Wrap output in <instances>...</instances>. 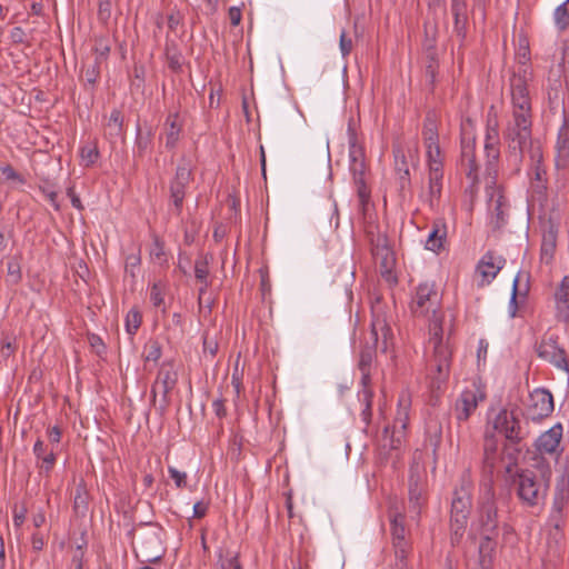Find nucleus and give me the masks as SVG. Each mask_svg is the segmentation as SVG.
I'll list each match as a JSON object with an SVG mask.
<instances>
[{"label": "nucleus", "instance_id": "1", "mask_svg": "<svg viewBox=\"0 0 569 569\" xmlns=\"http://www.w3.org/2000/svg\"><path fill=\"white\" fill-rule=\"evenodd\" d=\"M440 295L435 282H422L416 288L410 309L416 317L432 315L429 323V345L432 355L428 359V377L431 387L440 390L449 380L452 360V349L449 341H443L442 316L438 315Z\"/></svg>", "mask_w": 569, "mask_h": 569}, {"label": "nucleus", "instance_id": "2", "mask_svg": "<svg viewBox=\"0 0 569 569\" xmlns=\"http://www.w3.org/2000/svg\"><path fill=\"white\" fill-rule=\"evenodd\" d=\"M506 143V162L509 168L518 173L525 159V153L530 160L543 159L539 140L532 139V114L512 113V119L502 131Z\"/></svg>", "mask_w": 569, "mask_h": 569}, {"label": "nucleus", "instance_id": "3", "mask_svg": "<svg viewBox=\"0 0 569 569\" xmlns=\"http://www.w3.org/2000/svg\"><path fill=\"white\" fill-rule=\"evenodd\" d=\"M538 472L532 469H517L511 478V487L519 500L520 506L527 510H540L548 497L551 468L541 460L538 465Z\"/></svg>", "mask_w": 569, "mask_h": 569}, {"label": "nucleus", "instance_id": "4", "mask_svg": "<svg viewBox=\"0 0 569 569\" xmlns=\"http://www.w3.org/2000/svg\"><path fill=\"white\" fill-rule=\"evenodd\" d=\"M371 338L372 343L365 345L361 348L358 361V369L361 372L360 385L366 387L371 385V368L376 358L377 349L387 353L393 347L395 337L390 327V319L386 307L380 302L372 306Z\"/></svg>", "mask_w": 569, "mask_h": 569}, {"label": "nucleus", "instance_id": "5", "mask_svg": "<svg viewBox=\"0 0 569 569\" xmlns=\"http://www.w3.org/2000/svg\"><path fill=\"white\" fill-rule=\"evenodd\" d=\"M473 483L468 473H463L455 488L450 508V541L452 546L460 543L467 528L472 508Z\"/></svg>", "mask_w": 569, "mask_h": 569}, {"label": "nucleus", "instance_id": "6", "mask_svg": "<svg viewBox=\"0 0 569 569\" xmlns=\"http://www.w3.org/2000/svg\"><path fill=\"white\" fill-rule=\"evenodd\" d=\"M473 526L480 535L499 536V510L496 501L493 478L491 477H486L480 482L477 518Z\"/></svg>", "mask_w": 569, "mask_h": 569}, {"label": "nucleus", "instance_id": "7", "mask_svg": "<svg viewBox=\"0 0 569 569\" xmlns=\"http://www.w3.org/2000/svg\"><path fill=\"white\" fill-rule=\"evenodd\" d=\"M520 415L521 410L518 406L503 407L488 421L487 428L490 426V431L501 435L506 441L523 442L529 436V430L527 423L520 419Z\"/></svg>", "mask_w": 569, "mask_h": 569}, {"label": "nucleus", "instance_id": "8", "mask_svg": "<svg viewBox=\"0 0 569 569\" xmlns=\"http://www.w3.org/2000/svg\"><path fill=\"white\" fill-rule=\"evenodd\" d=\"M411 410V395L408 391H401L398 397L397 412L392 426L383 428V447H389L391 450L400 448L402 440L406 436V430L410 420Z\"/></svg>", "mask_w": 569, "mask_h": 569}, {"label": "nucleus", "instance_id": "9", "mask_svg": "<svg viewBox=\"0 0 569 569\" xmlns=\"http://www.w3.org/2000/svg\"><path fill=\"white\" fill-rule=\"evenodd\" d=\"M192 179V169L182 158L176 168L174 176L169 181V211L177 217L182 213L187 188Z\"/></svg>", "mask_w": 569, "mask_h": 569}, {"label": "nucleus", "instance_id": "10", "mask_svg": "<svg viewBox=\"0 0 569 569\" xmlns=\"http://www.w3.org/2000/svg\"><path fill=\"white\" fill-rule=\"evenodd\" d=\"M531 79V71L529 67L523 64L518 68L517 71L510 77V92L512 101V113H530L531 112V99L529 96L528 82Z\"/></svg>", "mask_w": 569, "mask_h": 569}, {"label": "nucleus", "instance_id": "11", "mask_svg": "<svg viewBox=\"0 0 569 569\" xmlns=\"http://www.w3.org/2000/svg\"><path fill=\"white\" fill-rule=\"evenodd\" d=\"M460 166L467 179L470 180V188H476L479 183L480 171L476 156V136L473 131L468 130L465 124L461 127Z\"/></svg>", "mask_w": 569, "mask_h": 569}, {"label": "nucleus", "instance_id": "12", "mask_svg": "<svg viewBox=\"0 0 569 569\" xmlns=\"http://www.w3.org/2000/svg\"><path fill=\"white\" fill-rule=\"evenodd\" d=\"M535 351L541 360L550 363L558 370L569 373V359L563 347L559 345L556 333H546L535 343Z\"/></svg>", "mask_w": 569, "mask_h": 569}, {"label": "nucleus", "instance_id": "13", "mask_svg": "<svg viewBox=\"0 0 569 569\" xmlns=\"http://www.w3.org/2000/svg\"><path fill=\"white\" fill-rule=\"evenodd\" d=\"M487 399L486 387L481 381H473L471 387L461 391L453 405V415L458 422L468 421L479 403Z\"/></svg>", "mask_w": 569, "mask_h": 569}, {"label": "nucleus", "instance_id": "14", "mask_svg": "<svg viewBox=\"0 0 569 569\" xmlns=\"http://www.w3.org/2000/svg\"><path fill=\"white\" fill-rule=\"evenodd\" d=\"M177 380H178V375L172 369V366L169 363H162L158 371L156 381L153 382V385L151 387V391H150L151 400L153 402L156 401L158 389L161 392V396H162L161 405L158 408L160 415H164V412L170 403L169 393L174 388Z\"/></svg>", "mask_w": 569, "mask_h": 569}, {"label": "nucleus", "instance_id": "15", "mask_svg": "<svg viewBox=\"0 0 569 569\" xmlns=\"http://www.w3.org/2000/svg\"><path fill=\"white\" fill-rule=\"evenodd\" d=\"M555 409L552 393L545 388H537L529 395L527 413L533 421L549 417Z\"/></svg>", "mask_w": 569, "mask_h": 569}, {"label": "nucleus", "instance_id": "16", "mask_svg": "<svg viewBox=\"0 0 569 569\" xmlns=\"http://www.w3.org/2000/svg\"><path fill=\"white\" fill-rule=\"evenodd\" d=\"M487 192L490 194L489 201L492 206L489 226L493 232H497L508 223L510 204L499 189L491 187L487 189Z\"/></svg>", "mask_w": 569, "mask_h": 569}, {"label": "nucleus", "instance_id": "17", "mask_svg": "<svg viewBox=\"0 0 569 569\" xmlns=\"http://www.w3.org/2000/svg\"><path fill=\"white\" fill-rule=\"evenodd\" d=\"M423 54H425V78L426 86L430 93H435L438 74H439V59L437 52L436 37H428L423 42Z\"/></svg>", "mask_w": 569, "mask_h": 569}, {"label": "nucleus", "instance_id": "18", "mask_svg": "<svg viewBox=\"0 0 569 569\" xmlns=\"http://www.w3.org/2000/svg\"><path fill=\"white\" fill-rule=\"evenodd\" d=\"M468 0H450L449 12L452 18V31L463 42L467 38L469 16L472 13Z\"/></svg>", "mask_w": 569, "mask_h": 569}, {"label": "nucleus", "instance_id": "19", "mask_svg": "<svg viewBox=\"0 0 569 569\" xmlns=\"http://www.w3.org/2000/svg\"><path fill=\"white\" fill-rule=\"evenodd\" d=\"M506 259L496 256L492 251H487L477 263V272L480 273L482 280L480 286L489 284L503 268Z\"/></svg>", "mask_w": 569, "mask_h": 569}, {"label": "nucleus", "instance_id": "20", "mask_svg": "<svg viewBox=\"0 0 569 569\" xmlns=\"http://www.w3.org/2000/svg\"><path fill=\"white\" fill-rule=\"evenodd\" d=\"M562 438V426L555 425L549 430L543 432L536 440V448L540 453L558 455L560 440Z\"/></svg>", "mask_w": 569, "mask_h": 569}, {"label": "nucleus", "instance_id": "21", "mask_svg": "<svg viewBox=\"0 0 569 569\" xmlns=\"http://www.w3.org/2000/svg\"><path fill=\"white\" fill-rule=\"evenodd\" d=\"M498 452V437L495 432H491L489 428H486L483 435V470L487 473L486 477H491L496 467Z\"/></svg>", "mask_w": 569, "mask_h": 569}, {"label": "nucleus", "instance_id": "22", "mask_svg": "<svg viewBox=\"0 0 569 569\" xmlns=\"http://www.w3.org/2000/svg\"><path fill=\"white\" fill-rule=\"evenodd\" d=\"M33 455L37 458V466L40 472L49 476L57 462L54 448L52 447L51 450L48 451V446L41 438H38L33 445Z\"/></svg>", "mask_w": 569, "mask_h": 569}, {"label": "nucleus", "instance_id": "23", "mask_svg": "<svg viewBox=\"0 0 569 569\" xmlns=\"http://www.w3.org/2000/svg\"><path fill=\"white\" fill-rule=\"evenodd\" d=\"M161 539L158 532L152 531L144 535L141 542V552L143 555L142 562L156 563L159 562L163 557L161 550Z\"/></svg>", "mask_w": 569, "mask_h": 569}, {"label": "nucleus", "instance_id": "24", "mask_svg": "<svg viewBox=\"0 0 569 569\" xmlns=\"http://www.w3.org/2000/svg\"><path fill=\"white\" fill-rule=\"evenodd\" d=\"M392 153L395 158V170L398 174L400 190L403 191L410 187V170L402 144L393 143Z\"/></svg>", "mask_w": 569, "mask_h": 569}, {"label": "nucleus", "instance_id": "25", "mask_svg": "<svg viewBox=\"0 0 569 569\" xmlns=\"http://www.w3.org/2000/svg\"><path fill=\"white\" fill-rule=\"evenodd\" d=\"M389 519L392 546L411 545L407 539L408 530L405 525L406 516L399 510L390 509Z\"/></svg>", "mask_w": 569, "mask_h": 569}, {"label": "nucleus", "instance_id": "26", "mask_svg": "<svg viewBox=\"0 0 569 569\" xmlns=\"http://www.w3.org/2000/svg\"><path fill=\"white\" fill-rule=\"evenodd\" d=\"M447 242V224L442 219L432 222L431 230L425 242V248L435 253H439L445 249Z\"/></svg>", "mask_w": 569, "mask_h": 569}, {"label": "nucleus", "instance_id": "27", "mask_svg": "<svg viewBox=\"0 0 569 569\" xmlns=\"http://www.w3.org/2000/svg\"><path fill=\"white\" fill-rule=\"evenodd\" d=\"M555 149L556 168L558 170L567 169L569 167V130L566 124H563L558 132Z\"/></svg>", "mask_w": 569, "mask_h": 569}, {"label": "nucleus", "instance_id": "28", "mask_svg": "<svg viewBox=\"0 0 569 569\" xmlns=\"http://www.w3.org/2000/svg\"><path fill=\"white\" fill-rule=\"evenodd\" d=\"M479 566L481 569H491L495 560L497 539L499 536L480 535Z\"/></svg>", "mask_w": 569, "mask_h": 569}, {"label": "nucleus", "instance_id": "29", "mask_svg": "<svg viewBox=\"0 0 569 569\" xmlns=\"http://www.w3.org/2000/svg\"><path fill=\"white\" fill-rule=\"evenodd\" d=\"M183 128V122L179 119V113H169L164 121V138H166V148L169 150L176 149L180 134Z\"/></svg>", "mask_w": 569, "mask_h": 569}, {"label": "nucleus", "instance_id": "30", "mask_svg": "<svg viewBox=\"0 0 569 569\" xmlns=\"http://www.w3.org/2000/svg\"><path fill=\"white\" fill-rule=\"evenodd\" d=\"M153 147V131L151 128L142 130L138 123L136 127V138L133 156L134 158L142 159L146 154L152 151Z\"/></svg>", "mask_w": 569, "mask_h": 569}, {"label": "nucleus", "instance_id": "31", "mask_svg": "<svg viewBox=\"0 0 569 569\" xmlns=\"http://www.w3.org/2000/svg\"><path fill=\"white\" fill-rule=\"evenodd\" d=\"M558 319L569 318V276H565L555 292Z\"/></svg>", "mask_w": 569, "mask_h": 569}, {"label": "nucleus", "instance_id": "32", "mask_svg": "<svg viewBox=\"0 0 569 569\" xmlns=\"http://www.w3.org/2000/svg\"><path fill=\"white\" fill-rule=\"evenodd\" d=\"M124 118L119 109H113L110 112L108 121L104 126V136L110 142H116L119 138L124 136Z\"/></svg>", "mask_w": 569, "mask_h": 569}, {"label": "nucleus", "instance_id": "33", "mask_svg": "<svg viewBox=\"0 0 569 569\" xmlns=\"http://www.w3.org/2000/svg\"><path fill=\"white\" fill-rule=\"evenodd\" d=\"M557 237L558 230L552 224H550V227L543 231L540 248V259L547 264L553 260L557 248Z\"/></svg>", "mask_w": 569, "mask_h": 569}, {"label": "nucleus", "instance_id": "34", "mask_svg": "<svg viewBox=\"0 0 569 569\" xmlns=\"http://www.w3.org/2000/svg\"><path fill=\"white\" fill-rule=\"evenodd\" d=\"M526 448V443L518 442L513 443L512 441H506L502 447V459L507 460L506 472L509 475H513V470L518 466V460L523 449Z\"/></svg>", "mask_w": 569, "mask_h": 569}, {"label": "nucleus", "instance_id": "35", "mask_svg": "<svg viewBox=\"0 0 569 569\" xmlns=\"http://www.w3.org/2000/svg\"><path fill=\"white\" fill-rule=\"evenodd\" d=\"M421 136L425 147L439 143L438 122L433 111L427 112L423 120Z\"/></svg>", "mask_w": 569, "mask_h": 569}, {"label": "nucleus", "instance_id": "36", "mask_svg": "<svg viewBox=\"0 0 569 569\" xmlns=\"http://www.w3.org/2000/svg\"><path fill=\"white\" fill-rule=\"evenodd\" d=\"M372 400L373 390L371 385L361 387V389L358 391V401L362 406L360 417L366 427H368L372 420Z\"/></svg>", "mask_w": 569, "mask_h": 569}, {"label": "nucleus", "instance_id": "37", "mask_svg": "<svg viewBox=\"0 0 569 569\" xmlns=\"http://www.w3.org/2000/svg\"><path fill=\"white\" fill-rule=\"evenodd\" d=\"M426 502L423 488L417 479L409 480V509L417 516L420 515L421 507Z\"/></svg>", "mask_w": 569, "mask_h": 569}, {"label": "nucleus", "instance_id": "38", "mask_svg": "<svg viewBox=\"0 0 569 569\" xmlns=\"http://www.w3.org/2000/svg\"><path fill=\"white\" fill-rule=\"evenodd\" d=\"M376 261L379 262L380 266V273L381 276L387 280L390 281L391 279L396 280L392 274V268L395 264V254L391 248H387L386 251H379L372 254Z\"/></svg>", "mask_w": 569, "mask_h": 569}, {"label": "nucleus", "instance_id": "39", "mask_svg": "<svg viewBox=\"0 0 569 569\" xmlns=\"http://www.w3.org/2000/svg\"><path fill=\"white\" fill-rule=\"evenodd\" d=\"M217 569H243L239 552L219 548L217 550Z\"/></svg>", "mask_w": 569, "mask_h": 569}, {"label": "nucleus", "instance_id": "40", "mask_svg": "<svg viewBox=\"0 0 569 569\" xmlns=\"http://www.w3.org/2000/svg\"><path fill=\"white\" fill-rule=\"evenodd\" d=\"M499 122L496 116L488 114L485 133V148L500 147Z\"/></svg>", "mask_w": 569, "mask_h": 569}, {"label": "nucleus", "instance_id": "41", "mask_svg": "<svg viewBox=\"0 0 569 569\" xmlns=\"http://www.w3.org/2000/svg\"><path fill=\"white\" fill-rule=\"evenodd\" d=\"M429 171H443V151L440 143L425 147Z\"/></svg>", "mask_w": 569, "mask_h": 569}, {"label": "nucleus", "instance_id": "42", "mask_svg": "<svg viewBox=\"0 0 569 569\" xmlns=\"http://www.w3.org/2000/svg\"><path fill=\"white\" fill-rule=\"evenodd\" d=\"M21 260L22 254L18 253L7 261V282L16 286L22 280V270H21Z\"/></svg>", "mask_w": 569, "mask_h": 569}, {"label": "nucleus", "instance_id": "43", "mask_svg": "<svg viewBox=\"0 0 569 569\" xmlns=\"http://www.w3.org/2000/svg\"><path fill=\"white\" fill-rule=\"evenodd\" d=\"M348 143L350 163H353L355 161H365L363 148L358 143L357 132L350 123L348 126Z\"/></svg>", "mask_w": 569, "mask_h": 569}, {"label": "nucleus", "instance_id": "44", "mask_svg": "<svg viewBox=\"0 0 569 569\" xmlns=\"http://www.w3.org/2000/svg\"><path fill=\"white\" fill-rule=\"evenodd\" d=\"M101 61L96 58L92 62L84 63L81 69V79L86 84L94 87L100 78Z\"/></svg>", "mask_w": 569, "mask_h": 569}, {"label": "nucleus", "instance_id": "45", "mask_svg": "<svg viewBox=\"0 0 569 569\" xmlns=\"http://www.w3.org/2000/svg\"><path fill=\"white\" fill-rule=\"evenodd\" d=\"M166 292H167V287L161 281L154 282L150 287V292H149L150 302L152 303V306L154 308L161 309L162 313L167 312V308L164 305Z\"/></svg>", "mask_w": 569, "mask_h": 569}, {"label": "nucleus", "instance_id": "46", "mask_svg": "<svg viewBox=\"0 0 569 569\" xmlns=\"http://www.w3.org/2000/svg\"><path fill=\"white\" fill-rule=\"evenodd\" d=\"M443 171H429V197L430 206H433V200H439L442 190Z\"/></svg>", "mask_w": 569, "mask_h": 569}, {"label": "nucleus", "instance_id": "47", "mask_svg": "<svg viewBox=\"0 0 569 569\" xmlns=\"http://www.w3.org/2000/svg\"><path fill=\"white\" fill-rule=\"evenodd\" d=\"M553 21L559 31H565L569 27V0L560 3L553 12Z\"/></svg>", "mask_w": 569, "mask_h": 569}, {"label": "nucleus", "instance_id": "48", "mask_svg": "<svg viewBox=\"0 0 569 569\" xmlns=\"http://www.w3.org/2000/svg\"><path fill=\"white\" fill-rule=\"evenodd\" d=\"M39 191L48 199L56 211L61 210L60 202L58 200V191L56 189L54 183L50 180L46 179L41 183L38 184Z\"/></svg>", "mask_w": 569, "mask_h": 569}, {"label": "nucleus", "instance_id": "49", "mask_svg": "<svg viewBox=\"0 0 569 569\" xmlns=\"http://www.w3.org/2000/svg\"><path fill=\"white\" fill-rule=\"evenodd\" d=\"M142 323V315L138 308H131L124 319L126 331L133 337Z\"/></svg>", "mask_w": 569, "mask_h": 569}, {"label": "nucleus", "instance_id": "50", "mask_svg": "<svg viewBox=\"0 0 569 569\" xmlns=\"http://www.w3.org/2000/svg\"><path fill=\"white\" fill-rule=\"evenodd\" d=\"M81 162L84 168L92 167L100 157V151L96 143L86 144L80 148Z\"/></svg>", "mask_w": 569, "mask_h": 569}, {"label": "nucleus", "instance_id": "51", "mask_svg": "<svg viewBox=\"0 0 569 569\" xmlns=\"http://www.w3.org/2000/svg\"><path fill=\"white\" fill-rule=\"evenodd\" d=\"M152 243L150 247V258L158 262L163 263L167 261V256L164 252V242L161 240V238L157 233L151 234Z\"/></svg>", "mask_w": 569, "mask_h": 569}, {"label": "nucleus", "instance_id": "52", "mask_svg": "<svg viewBox=\"0 0 569 569\" xmlns=\"http://www.w3.org/2000/svg\"><path fill=\"white\" fill-rule=\"evenodd\" d=\"M166 58L170 70L174 72L181 71L183 58L174 44L166 47Z\"/></svg>", "mask_w": 569, "mask_h": 569}, {"label": "nucleus", "instance_id": "53", "mask_svg": "<svg viewBox=\"0 0 569 569\" xmlns=\"http://www.w3.org/2000/svg\"><path fill=\"white\" fill-rule=\"evenodd\" d=\"M14 244V230L12 227L0 230V256L3 259Z\"/></svg>", "mask_w": 569, "mask_h": 569}, {"label": "nucleus", "instance_id": "54", "mask_svg": "<svg viewBox=\"0 0 569 569\" xmlns=\"http://www.w3.org/2000/svg\"><path fill=\"white\" fill-rule=\"evenodd\" d=\"M211 259V256H210ZM194 277L198 282L209 281V256H200L194 261Z\"/></svg>", "mask_w": 569, "mask_h": 569}, {"label": "nucleus", "instance_id": "55", "mask_svg": "<svg viewBox=\"0 0 569 569\" xmlns=\"http://www.w3.org/2000/svg\"><path fill=\"white\" fill-rule=\"evenodd\" d=\"M395 551V567L397 569H408V557L411 552V545L392 546Z\"/></svg>", "mask_w": 569, "mask_h": 569}, {"label": "nucleus", "instance_id": "56", "mask_svg": "<svg viewBox=\"0 0 569 569\" xmlns=\"http://www.w3.org/2000/svg\"><path fill=\"white\" fill-rule=\"evenodd\" d=\"M162 355V347L157 339H150L144 346L143 359L146 362H157Z\"/></svg>", "mask_w": 569, "mask_h": 569}, {"label": "nucleus", "instance_id": "57", "mask_svg": "<svg viewBox=\"0 0 569 569\" xmlns=\"http://www.w3.org/2000/svg\"><path fill=\"white\" fill-rule=\"evenodd\" d=\"M202 353L204 359L213 360L218 352V341L214 337H210L208 332L202 336Z\"/></svg>", "mask_w": 569, "mask_h": 569}, {"label": "nucleus", "instance_id": "58", "mask_svg": "<svg viewBox=\"0 0 569 569\" xmlns=\"http://www.w3.org/2000/svg\"><path fill=\"white\" fill-rule=\"evenodd\" d=\"M500 154V147L485 148L486 169L489 173L497 172Z\"/></svg>", "mask_w": 569, "mask_h": 569}, {"label": "nucleus", "instance_id": "59", "mask_svg": "<svg viewBox=\"0 0 569 569\" xmlns=\"http://www.w3.org/2000/svg\"><path fill=\"white\" fill-rule=\"evenodd\" d=\"M356 188H357V194H358V198H359V204L361 207V210L365 212L366 211V207L367 204L369 203V200H370V189L367 187V183H366V180L365 179H361L360 181L359 180H355L353 181Z\"/></svg>", "mask_w": 569, "mask_h": 569}, {"label": "nucleus", "instance_id": "60", "mask_svg": "<svg viewBox=\"0 0 569 569\" xmlns=\"http://www.w3.org/2000/svg\"><path fill=\"white\" fill-rule=\"evenodd\" d=\"M0 172L6 181H12L18 184L26 183V178L18 171H16V169L11 164L0 167Z\"/></svg>", "mask_w": 569, "mask_h": 569}, {"label": "nucleus", "instance_id": "61", "mask_svg": "<svg viewBox=\"0 0 569 569\" xmlns=\"http://www.w3.org/2000/svg\"><path fill=\"white\" fill-rule=\"evenodd\" d=\"M14 338L3 335L0 340V353L4 359H8L16 352Z\"/></svg>", "mask_w": 569, "mask_h": 569}, {"label": "nucleus", "instance_id": "62", "mask_svg": "<svg viewBox=\"0 0 569 569\" xmlns=\"http://www.w3.org/2000/svg\"><path fill=\"white\" fill-rule=\"evenodd\" d=\"M530 162H531V168L533 170V179L540 183L539 187L545 189L546 182H547V171L542 166V160L539 162L535 161V160H530Z\"/></svg>", "mask_w": 569, "mask_h": 569}, {"label": "nucleus", "instance_id": "63", "mask_svg": "<svg viewBox=\"0 0 569 569\" xmlns=\"http://www.w3.org/2000/svg\"><path fill=\"white\" fill-rule=\"evenodd\" d=\"M111 0H99V6H98V20L103 23V24H107L108 21L110 20L111 18Z\"/></svg>", "mask_w": 569, "mask_h": 569}, {"label": "nucleus", "instance_id": "64", "mask_svg": "<svg viewBox=\"0 0 569 569\" xmlns=\"http://www.w3.org/2000/svg\"><path fill=\"white\" fill-rule=\"evenodd\" d=\"M87 338L90 347L98 356H102L107 352V346L99 335L88 333Z\"/></svg>", "mask_w": 569, "mask_h": 569}]
</instances>
